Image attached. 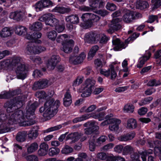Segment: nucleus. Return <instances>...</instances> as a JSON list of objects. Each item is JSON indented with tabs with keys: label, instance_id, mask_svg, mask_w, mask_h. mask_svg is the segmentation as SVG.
Segmentation results:
<instances>
[{
	"label": "nucleus",
	"instance_id": "obj_26",
	"mask_svg": "<svg viewBox=\"0 0 161 161\" xmlns=\"http://www.w3.org/2000/svg\"><path fill=\"white\" fill-rule=\"evenodd\" d=\"M66 21L67 22L73 24H77L79 23V17L77 15H71L67 16L65 18Z\"/></svg>",
	"mask_w": 161,
	"mask_h": 161
},
{
	"label": "nucleus",
	"instance_id": "obj_7",
	"mask_svg": "<svg viewBox=\"0 0 161 161\" xmlns=\"http://www.w3.org/2000/svg\"><path fill=\"white\" fill-rule=\"evenodd\" d=\"M104 5V2L99 0H89V5L91 8L85 6L79 7V9L84 11H89L92 9H97L102 8Z\"/></svg>",
	"mask_w": 161,
	"mask_h": 161
},
{
	"label": "nucleus",
	"instance_id": "obj_13",
	"mask_svg": "<svg viewBox=\"0 0 161 161\" xmlns=\"http://www.w3.org/2000/svg\"><path fill=\"white\" fill-rule=\"evenodd\" d=\"M60 61L59 56L56 55H53L48 60L47 66L49 70H52L54 69L58 63Z\"/></svg>",
	"mask_w": 161,
	"mask_h": 161
},
{
	"label": "nucleus",
	"instance_id": "obj_47",
	"mask_svg": "<svg viewBox=\"0 0 161 161\" xmlns=\"http://www.w3.org/2000/svg\"><path fill=\"white\" fill-rule=\"evenodd\" d=\"M60 152V150L58 148L52 147L49 150V155L51 156L58 154Z\"/></svg>",
	"mask_w": 161,
	"mask_h": 161
},
{
	"label": "nucleus",
	"instance_id": "obj_2",
	"mask_svg": "<svg viewBox=\"0 0 161 161\" xmlns=\"http://www.w3.org/2000/svg\"><path fill=\"white\" fill-rule=\"evenodd\" d=\"M22 59L18 56H14L10 58L3 61L6 67H15V72L18 79L22 80L26 77L27 68L24 64H21Z\"/></svg>",
	"mask_w": 161,
	"mask_h": 161
},
{
	"label": "nucleus",
	"instance_id": "obj_24",
	"mask_svg": "<svg viewBox=\"0 0 161 161\" xmlns=\"http://www.w3.org/2000/svg\"><path fill=\"white\" fill-rule=\"evenodd\" d=\"M36 46L33 43H30L27 45L25 50V53L27 54H36L38 51H36Z\"/></svg>",
	"mask_w": 161,
	"mask_h": 161
},
{
	"label": "nucleus",
	"instance_id": "obj_28",
	"mask_svg": "<svg viewBox=\"0 0 161 161\" xmlns=\"http://www.w3.org/2000/svg\"><path fill=\"white\" fill-rule=\"evenodd\" d=\"M63 103L65 106L67 107L69 106L72 103L71 97L70 93L68 91H67L64 95L63 98Z\"/></svg>",
	"mask_w": 161,
	"mask_h": 161
},
{
	"label": "nucleus",
	"instance_id": "obj_58",
	"mask_svg": "<svg viewBox=\"0 0 161 161\" xmlns=\"http://www.w3.org/2000/svg\"><path fill=\"white\" fill-rule=\"evenodd\" d=\"M91 13H86L82 14L81 17V18L83 21L85 22L88 20H90Z\"/></svg>",
	"mask_w": 161,
	"mask_h": 161
},
{
	"label": "nucleus",
	"instance_id": "obj_36",
	"mask_svg": "<svg viewBox=\"0 0 161 161\" xmlns=\"http://www.w3.org/2000/svg\"><path fill=\"white\" fill-rule=\"evenodd\" d=\"M92 116V115L89 114H86L82 115L79 117H77L73 120V122L74 123H75L77 122H80L86 120L90 118Z\"/></svg>",
	"mask_w": 161,
	"mask_h": 161
},
{
	"label": "nucleus",
	"instance_id": "obj_14",
	"mask_svg": "<svg viewBox=\"0 0 161 161\" xmlns=\"http://www.w3.org/2000/svg\"><path fill=\"white\" fill-rule=\"evenodd\" d=\"M86 55L84 53H81L79 56H71L69 61L72 64H77L82 62L86 58Z\"/></svg>",
	"mask_w": 161,
	"mask_h": 161
},
{
	"label": "nucleus",
	"instance_id": "obj_8",
	"mask_svg": "<svg viewBox=\"0 0 161 161\" xmlns=\"http://www.w3.org/2000/svg\"><path fill=\"white\" fill-rule=\"evenodd\" d=\"M113 114H110L106 116V119H109V129L112 131H117L119 129V125L121 123L120 120L116 118L110 119L113 116Z\"/></svg>",
	"mask_w": 161,
	"mask_h": 161
},
{
	"label": "nucleus",
	"instance_id": "obj_54",
	"mask_svg": "<svg viewBox=\"0 0 161 161\" xmlns=\"http://www.w3.org/2000/svg\"><path fill=\"white\" fill-rule=\"evenodd\" d=\"M133 151V148L130 145L125 146L123 148V152L125 154L132 153Z\"/></svg>",
	"mask_w": 161,
	"mask_h": 161
},
{
	"label": "nucleus",
	"instance_id": "obj_27",
	"mask_svg": "<svg viewBox=\"0 0 161 161\" xmlns=\"http://www.w3.org/2000/svg\"><path fill=\"white\" fill-rule=\"evenodd\" d=\"M27 133L25 131H22L18 132L16 136V140L19 142H23L25 140Z\"/></svg>",
	"mask_w": 161,
	"mask_h": 161
},
{
	"label": "nucleus",
	"instance_id": "obj_11",
	"mask_svg": "<svg viewBox=\"0 0 161 161\" xmlns=\"http://www.w3.org/2000/svg\"><path fill=\"white\" fill-rule=\"evenodd\" d=\"M100 73L106 77H108L110 75V78L112 80L114 79L117 75L114 69V67L112 64L109 65V68L107 70L104 69H101Z\"/></svg>",
	"mask_w": 161,
	"mask_h": 161
},
{
	"label": "nucleus",
	"instance_id": "obj_12",
	"mask_svg": "<svg viewBox=\"0 0 161 161\" xmlns=\"http://www.w3.org/2000/svg\"><path fill=\"white\" fill-rule=\"evenodd\" d=\"M83 125L85 127H88L84 130V133L86 135H91L99 129V126L96 125L95 123L94 122H87L85 123Z\"/></svg>",
	"mask_w": 161,
	"mask_h": 161
},
{
	"label": "nucleus",
	"instance_id": "obj_37",
	"mask_svg": "<svg viewBox=\"0 0 161 161\" xmlns=\"http://www.w3.org/2000/svg\"><path fill=\"white\" fill-rule=\"evenodd\" d=\"M98 39L97 41V43L99 42L102 44L106 43L108 40V38L103 33H97Z\"/></svg>",
	"mask_w": 161,
	"mask_h": 161
},
{
	"label": "nucleus",
	"instance_id": "obj_25",
	"mask_svg": "<svg viewBox=\"0 0 161 161\" xmlns=\"http://www.w3.org/2000/svg\"><path fill=\"white\" fill-rule=\"evenodd\" d=\"M38 127L34 126L29 131L27 135L29 139H35L38 135Z\"/></svg>",
	"mask_w": 161,
	"mask_h": 161
},
{
	"label": "nucleus",
	"instance_id": "obj_62",
	"mask_svg": "<svg viewBox=\"0 0 161 161\" xmlns=\"http://www.w3.org/2000/svg\"><path fill=\"white\" fill-rule=\"evenodd\" d=\"M114 144L113 143H108L103 146L102 149L104 151H107L109 149L112 148L114 147Z\"/></svg>",
	"mask_w": 161,
	"mask_h": 161
},
{
	"label": "nucleus",
	"instance_id": "obj_41",
	"mask_svg": "<svg viewBox=\"0 0 161 161\" xmlns=\"http://www.w3.org/2000/svg\"><path fill=\"white\" fill-rule=\"evenodd\" d=\"M34 42L37 43H40L41 41L38 40V38H40L42 36V34L40 32H34L33 34Z\"/></svg>",
	"mask_w": 161,
	"mask_h": 161
},
{
	"label": "nucleus",
	"instance_id": "obj_33",
	"mask_svg": "<svg viewBox=\"0 0 161 161\" xmlns=\"http://www.w3.org/2000/svg\"><path fill=\"white\" fill-rule=\"evenodd\" d=\"M95 137L94 135H92L88 141L89 149L91 152H93L95 151L96 145L95 144Z\"/></svg>",
	"mask_w": 161,
	"mask_h": 161
},
{
	"label": "nucleus",
	"instance_id": "obj_17",
	"mask_svg": "<svg viewBox=\"0 0 161 161\" xmlns=\"http://www.w3.org/2000/svg\"><path fill=\"white\" fill-rule=\"evenodd\" d=\"M122 19L124 22L126 23H130L135 19V16L133 12L128 10L123 15Z\"/></svg>",
	"mask_w": 161,
	"mask_h": 161
},
{
	"label": "nucleus",
	"instance_id": "obj_18",
	"mask_svg": "<svg viewBox=\"0 0 161 161\" xmlns=\"http://www.w3.org/2000/svg\"><path fill=\"white\" fill-rule=\"evenodd\" d=\"M134 132H129L125 134L120 136L118 137V140L120 142H127L132 140L135 136Z\"/></svg>",
	"mask_w": 161,
	"mask_h": 161
},
{
	"label": "nucleus",
	"instance_id": "obj_50",
	"mask_svg": "<svg viewBox=\"0 0 161 161\" xmlns=\"http://www.w3.org/2000/svg\"><path fill=\"white\" fill-rule=\"evenodd\" d=\"M27 161H39L38 156L35 155H29L25 157Z\"/></svg>",
	"mask_w": 161,
	"mask_h": 161
},
{
	"label": "nucleus",
	"instance_id": "obj_1",
	"mask_svg": "<svg viewBox=\"0 0 161 161\" xmlns=\"http://www.w3.org/2000/svg\"><path fill=\"white\" fill-rule=\"evenodd\" d=\"M26 98L25 95H21L5 103L4 107L7 108L8 112L15 111L14 113H11L9 114V117L8 119L9 124L18 123L21 126H27L35 123V121L33 119L35 118V111L38 106L37 102L31 104H28L26 107V118L24 117L22 111L17 110L22 106Z\"/></svg>",
	"mask_w": 161,
	"mask_h": 161
},
{
	"label": "nucleus",
	"instance_id": "obj_19",
	"mask_svg": "<svg viewBox=\"0 0 161 161\" xmlns=\"http://www.w3.org/2000/svg\"><path fill=\"white\" fill-rule=\"evenodd\" d=\"M13 31L11 28L8 27H5L0 32V36L2 38H7L11 36L13 34Z\"/></svg>",
	"mask_w": 161,
	"mask_h": 161
},
{
	"label": "nucleus",
	"instance_id": "obj_52",
	"mask_svg": "<svg viewBox=\"0 0 161 161\" xmlns=\"http://www.w3.org/2000/svg\"><path fill=\"white\" fill-rule=\"evenodd\" d=\"M10 130V128L4 124L0 125V134L8 132Z\"/></svg>",
	"mask_w": 161,
	"mask_h": 161
},
{
	"label": "nucleus",
	"instance_id": "obj_23",
	"mask_svg": "<svg viewBox=\"0 0 161 161\" xmlns=\"http://www.w3.org/2000/svg\"><path fill=\"white\" fill-rule=\"evenodd\" d=\"M23 16V13L20 11H17L11 12L10 15L9 17L17 21L20 20Z\"/></svg>",
	"mask_w": 161,
	"mask_h": 161
},
{
	"label": "nucleus",
	"instance_id": "obj_44",
	"mask_svg": "<svg viewBox=\"0 0 161 161\" xmlns=\"http://www.w3.org/2000/svg\"><path fill=\"white\" fill-rule=\"evenodd\" d=\"M57 36L56 31H53L47 33V37L50 39L54 41L55 40Z\"/></svg>",
	"mask_w": 161,
	"mask_h": 161
},
{
	"label": "nucleus",
	"instance_id": "obj_43",
	"mask_svg": "<svg viewBox=\"0 0 161 161\" xmlns=\"http://www.w3.org/2000/svg\"><path fill=\"white\" fill-rule=\"evenodd\" d=\"M91 114L92 115L91 117H92L94 119H97L99 121H102L103 120L104 116L105 115V114L104 112H100L97 114Z\"/></svg>",
	"mask_w": 161,
	"mask_h": 161
},
{
	"label": "nucleus",
	"instance_id": "obj_20",
	"mask_svg": "<svg viewBox=\"0 0 161 161\" xmlns=\"http://www.w3.org/2000/svg\"><path fill=\"white\" fill-rule=\"evenodd\" d=\"M48 145L45 142H42L40 145V148L38 151V154L40 156L46 155L48 150Z\"/></svg>",
	"mask_w": 161,
	"mask_h": 161
},
{
	"label": "nucleus",
	"instance_id": "obj_4",
	"mask_svg": "<svg viewBox=\"0 0 161 161\" xmlns=\"http://www.w3.org/2000/svg\"><path fill=\"white\" fill-rule=\"evenodd\" d=\"M38 20L41 21L45 22L46 25L55 27L56 30L58 33L62 32L65 28L64 26L59 25L58 20L51 14H44L40 17Z\"/></svg>",
	"mask_w": 161,
	"mask_h": 161
},
{
	"label": "nucleus",
	"instance_id": "obj_49",
	"mask_svg": "<svg viewBox=\"0 0 161 161\" xmlns=\"http://www.w3.org/2000/svg\"><path fill=\"white\" fill-rule=\"evenodd\" d=\"M73 148L69 146L66 145L63 148L61 152L63 154H68L73 152Z\"/></svg>",
	"mask_w": 161,
	"mask_h": 161
},
{
	"label": "nucleus",
	"instance_id": "obj_21",
	"mask_svg": "<svg viewBox=\"0 0 161 161\" xmlns=\"http://www.w3.org/2000/svg\"><path fill=\"white\" fill-rule=\"evenodd\" d=\"M121 21V19L116 18L113 19L111 22L110 27L114 30L117 31L120 29L121 27L120 22Z\"/></svg>",
	"mask_w": 161,
	"mask_h": 161
},
{
	"label": "nucleus",
	"instance_id": "obj_9",
	"mask_svg": "<svg viewBox=\"0 0 161 161\" xmlns=\"http://www.w3.org/2000/svg\"><path fill=\"white\" fill-rule=\"evenodd\" d=\"M130 38H128L125 40L124 42H121L118 38L114 39L112 41L113 45L114 46V48L115 50H121L125 48L127 46L130 41Z\"/></svg>",
	"mask_w": 161,
	"mask_h": 161
},
{
	"label": "nucleus",
	"instance_id": "obj_38",
	"mask_svg": "<svg viewBox=\"0 0 161 161\" xmlns=\"http://www.w3.org/2000/svg\"><path fill=\"white\" fill-rule=\"evenodd\" d=\"M42 28V23L39 22H36L34 23L30 27V29L33 31H39Z\"/></svg>",
	"mask_w": 161,
	"mask_h": 161
},
{
	"label": "nucleus",
	"instance_id": "obj_51",
	"mask_svg": "<svg viewBox=\"0 0 161 161\" xmlns=\"http://www.w3.org/2000/svg\"><path fill=\"white\" fill-rule=\"evenodd\" d=\"M35 96L40 98H44L47 97V94L45 92L43 91H38L35 94Z\"/></svg>",
	"mask_w": 161,
	"mask_h": 161
},
{
	"label": "nucleus",
	"instance_id": "obj_45",
	"mask_svg": "<svg viewBox=\"0 0 161 161\" xmlns=\"http://www.w3.org/2000/svg\"><path fill=\"white\" fill-rule=\"evenodd\" d=\"M134 107L131 104H127L126 105L124 108V110L128 113H132L134 111Z\"/></svg>",
	"mask_w": 161,
	"mask_h": 161
},
{
	"label": "nucleus",
	"instance_id": "obj_31",
	"mask_svg": "<svg viewBox=\"0 0 161 161\" xmlns=\"http://www.w3.org/2000/svg\"><path fill=\"white\" fill-rule=\"evenodd\" d=\"M137 126V124L136 120L132 118L128 119L127 121V128L129 129H133L135 128Z\"/></svg>",
	"mask_w": 161,
	"mask_h": 161
},
{
	"label": "nucleus",
	"instance_id": "obj_59",
	"mask_svg": "<svg viewBox=\"0 0 161 161\" xmlns=\"http://www.w3.org/2000/svg\"><path fill=\"white\" fill-rule=\"evenodd\" d=\"M42 1L44 8L48 7L53 5V3L50 0H44Z\"/></svg>",
	"mask_w": 161,
	"mask_h": 161
},
{
	"label": "nucleus",
	"instance_id": "obj_48",
	"mask_svg": "<svg viewBox=\"0 0 161 161\" xmlns=\"http://www.w3.org/2000/svg\"><path fill=\"white\" fill-rule=\"evenodd\" d=\"M30 59L32 60L34 63L37 64H41L42 61L41 58L38 56H31L30 57Z\"/></svg>",
	"mask_w": 161,
	"mask_h": 161
},
{
	"label": "nucleus",
	"instance_id": "obj_60",
	"mask_svg": "<svg viewBox=\"0 0 161 161\" xmlns=\"http://www.w3.org/2000/svg\"><path fill=\"white\" fill-rule=\"evenodd\" d=\"M97 157L100 160H104L107 158V155L105 153L100 152L97 154Z\"/></svg>",
	"mask_w": 161,
	"mask_h": 161
},
{
	"label": "nucleus",
	"instance_id": "obj_63",
	"mask_svg": "<svg viewBox=\"0 0 161 161\" xmlns=\"http://www.w3.org/2000/svg\"><path fill=\"white\" fill-rule=\"evenodd\" d=\"M147 111V109L146 108L143 107L138 110V114L141 115H143L146 114Z\"/></svg>",
	"mask_w": 161,
	"mask_h": 161
},
{
	"label": "nucleus",
	"instance_id": "obj_30",
	"mask_svg": "<svg viewBox=\"0 0 161 161\" xmlns=\"http://www.w3.org/2000/svg\"><path fill=\"white\" fill-rule=\"evenodd\" d=\"M99 49V46L97 45L94 46L91 48L88 55L87 58L89 60L92 59Z\"/></svg>",
	"mask_w": 161,
	"mask_h": 161
},
{
	"label": "nucleus",
	"instance_id": "obj_29",
	"mask_svg": "<svg viewBox=\"0 0 161 161\" xmlns=\"http://www.w3.org/2000/svg\"><path fill=\"white\" fill-rule=\"evenodd\" d=\"M27 30V28L24 26L17 25L15 27V32L19 35H23L26 33Z\"/></svg>",
	"mask_w": 161,
	"mask_h": 161
},
{
	"label": "nucleus",
	"instance_id": "obj_15",
	"mask_svg": "<svg viewBox=\"0 0 161 161\" xmlns=\"http://www.w3.org/2000/svg\"><path fill=\"white\" fill-rule=\"evenodd\" d=\"M48 82V80L46 79L40 80L34 83L32 89L33 90H36L46 87L47 86Z\"/></svg>",
	"mask_w": 161,
	"mask_h": 161
},
{
	"label": "nucleus",
	"instance_id": "obj_39",
	"mask_svg": "<svg viewBox=\"0 0 161 161\" xmlns=\"http://www.w3.org/2000/svg\"><path fill=\"white\" fill-rule=\"evenodd\" d=\"M148 6V3L146 1H139L137 2L136 8L140 9H143Z\"/></svg>",
	"mask_w": 161,
	"mask_h": 161
},
{
	"label": "nucleus",
	"instance_id": "obj_22",
	"mask_svg": "<svg viewBox=\"0 0 161 161\" xmlns=\"http://www.w3.org/2000/svg\"><path fill=\"white\" fill-rule=\"evenodd\" d=\"M151 55L150 52H147L146 54L144 55L140 58L139 62L137 65V67L140 68H142L144 64L150 58Z\"/></svg>",
	"mask_w": 161,
	"mask_h": 161
},
{
	"label": "nucleus",
	"instance_id": "obj_64",
	"mask_svg": "<svg viewBox=\"0 0 161 161\" xmlns=\"http://www.w3.org/2000/svg\"><path fill=\"white\" fill-rule=\"evenodd\" d=\"M91 15L90 20L93 21L94 22H97L100 19L99 17L97 15L91 13Z\"/></svg>",
	"mask_w": 161,
	"mask_h": 161
},
{
	"label": "nucleus",
	"instance_id": "obj_16",
	"mask_svg": "<svg viewBox=\"0 0 161 161\" xmlns=\"http://www.w3.org/2000/svg\"><path fill=\"white\" fill-rule=\"evenodd\" d=\"M83 135V134L81 133L75 132L69 134L66 138V140H71L69 142L70 144H72L77 141Z\"/></svg>",
	"mask_w": 161,
	"mask_h": 161
},
{
	"label": "nucleus",
	"instance_id": "obj_56",
	"mask_svg": "<svg viewBox=\"0 0 161 161\" xmlns=\"http://www.w3.org/2000/svg\"><path fill=\"white\" fill-rule=\"evenodd\" d=\"M155 20L158 22V16L157 15H151L149 16L148 19L146 22L148 23H152Z\"/></svg>",
	"mask_w": 161,
	"mask_h": 161
},
{
	"label": "nucleus",
	"instance_id": "obj_57",
	"mask_svg": "<svg viewBox=\"0 0 161 161\" xmlns=\"http://www.w3.org/2000/svg\"><path fill=\"white\" fill-rule=\"evenodd\" d=\"M17 91H14L11 92L10 93H4L3 94V97L1 95H0V99L2 98H9V96L10 95H15L17 93Z\"/></svg>",
	"mask_w": 161,
	"mask_h": 161
},
{
	"label": "nucleus",
	"instance_id": "obj_46",
	"mask_svg": "<svg viewBox=\"0 0 161 161\" xmlns=\"http://www.w3.org/2000/svg\"><path fill=\"white\" fill-rule=\"evenodd\" d=\"M108 139V137L104 135L100 136L96 140V143L97 146H100L103 143L105 142Z\"/></svg>",
	"mask_w": 161,
	"mask_h": 161
},
{
	"label": "nucleus",
	"instance_id": "obj_40",
	"mask_svg": "<svg viewBox=\"0 0 161 161\" xmlns=\"http://www.w3.org/2000/svg\"><path fill=\"white\" fill-rule=\"evenodd\" d=\"M152 97H149L142 99L138 103L140 106L144 105L149 103L153 100Z\"/></svg>",
	"mask_w": 161,
	"mask_h": 161
},
{
	"label": "nucleus",
	"instance_id": "obj_10",
	"mask_svg": "<svg viewBox=\"0 0 161 161\" xmlns=\"http://www.w3.org/2000/svg\"><path fill=\"white\" fill-rule=\"evenodd\" d=\"M97 33L90 32L86 33L84 37L85 42L88 44H97L98 39Z\"/></svg>",
	"mask_w": 161,
	"mask_h": 161
},
{
	"label": "nucleus",
	"instance_id": "obj_34",
	"mask_svg": "<svg viewBox=\"0 0 161 161\" xmlns=\"http://www.w3.org/2000/svg\"><path fill=\"white\" fill-rule=\"evenodd\" d=\"M38 148V145L37 143L34 142L28 146L27 151L28 153H31L36 151Z\"/></svg>",
	"mask_w": 161,
	"mask_h": 161
},
{
	"label": "nucleus",
	"instance_id": "obj_3",
	"mask_svg": "<svg viewBox=\"0 0 161 161\" xmlns=\"http://www.w3.org/2000/svg\"><path fill=\"white\" fill-rule=\"evenodd\" d=\"M59 100H57L54 102L52 98L46 101L44 104V107H42L40 108L39 111L41 113L44 112L43 116L48 119L53 117L58 112V108L60 105Z\"/></svg>",
	"mask_w": 161,
	"mask_h": 161
},
{
	"label": "nucleus",
	"instance_id": "obj_55",
	"mask_svg": "<svg viewBox=\"0 0 161 161\" xmlns=\"http://www.w3.org/2000/svg\"><path fill=\"white\" fill-rule=\"evenodd\" d=\"M106 7L107 9L111 11H114L116 9V6L113 3H107Z\"/></svg>",
	"mask_w": 161,
	"mask_h": 161
},
{
	"label": "nucleus",
	"instance_id": "obj_53",
	"mask_svg": "<svg viewBox=\"0 0 161 161\" xmlns=\"http://www.w3.org/2000/svg\"><path fill=\"white\" fill-rule=\"evenodd\" d=\"M83 77L82 76H78L74 81L73 83V86H77L81 84L83 81Z\"/></svg>",
	"mask_w": 161,
	"mask_h": 161
},
{
	"label": "nucleus",
	"instance_id": "obj_5",
	"mask_svg": "<svg viewBox=\"0 0 161 161\" xmlns=\"http://www.w3.org/2000/svg\"><path fill=\"white\" fill-rule=\"evenodd\" d=\"M70 37L66 34L61 35L58 36L56 41L57 42H61L63 46V50L65 53H69L72 49L74 45V41L70 39Z\"/></svg>",
	"mask_w": 161,
	"mask_h": 161
},
{
	"label": "nucleus",
	"instance_id": "obj_6",
	"mask_svg": "<svg viewBox=\"0 0 161 161\" xmlns=\"http://www.w3.org/2000/svg\"><path fill=\"white\" fill-rule=\"evenodd\" d=\"M95 80L92 79L86 80L83 85L80 89V92L82 93L81 96L82 97H87L90 96L92 92V87L95 84Z\"/></svg>",
	"mask_w": 161,
	"mask_h": 161
},
{
	"label": "nucleus",
	"instance_id": "obj_32",
	"mask_svg": "<svg viewBox=\"0 0 161 161\" xmlns=\"http://www.w3.org/2000/svg\"><path fill=\"white\" fill-rule=\"evenodd\" d=\"M159 144V142L158 141H151L148 142V144L150 147H154L155 150H156L157 149L159 150V156L160 159L161 160V149H159L158 147Z\"/></svg>",
	"mask_w": 161,
	"mask_h": 161
},
{
	"label": "nucleus",
	"instance_id": "obj_35",
	"mask_svg": "<svg viewBox=\"0 0 161 161\" xmlns=\"http://www.w3.org/2000/svg\"><path fill=\"white\" fill-rule=\"evenodd\" d=\"M71 9L69 8H65L63 7H56L53 9V11L62 14L68 13L70 12Z\"/></svg>",
	"mask_w": 161,
	"mask_h": 161
},
{
	"label": "nucleus",
	"instance_id": "obj_42",
	"mask_svg": "<svg viewBox=\"0 0 161 161\" xmlns=\"http://www.w3.org/2000/svg\"><path fill=\"white\" fill-rule=\"evenodd\" d=\"M42 1H40L36 3L34 7L37 12L42 11L44 8Z\"/></svg>",
	"mask_w": 161,
	"mask_h": 161
},
{
	"label": "nucleus",
	"instance_id": "obj_61",
	"mask_svg": "<svg viewBox=\"0 0 161 161\" xmlns=\"http://www.w3.org/2000/svg\"><path fill=\"white\" fill-rule=\"evenodd\" d=\"M161 84V83H156V80L155 79H153L150 80L147 84V86H156Z\"/></svg>",
	"mask_w": 161,
	"mask_h": 161
}]
</instances>
